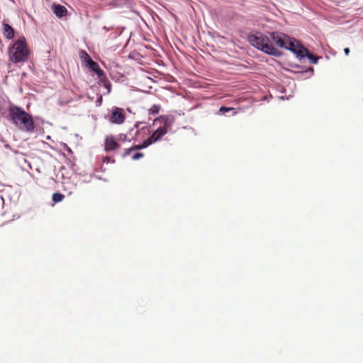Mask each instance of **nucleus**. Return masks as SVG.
Listing matches in <instances>:
<instances>
[{"label":"nucleus","mask_w":363,"mask_h":363,"mask_svg":"<svg viewBox=\"0 0 363 363\" xmlns=\"http://www.w3.org/2000/svg\"><path fill=\"white\" fill-rule=\"evenodd\" d=\"M10 121L20 130L33 133L35 130L34 121L31 115L25 111L22 108L11 105L8 108Z\"/></svg>","instance_id":"1"},{"label":"nucleus","mask_w":363,"mask_h":363,"mask_svg":"<svg viewBox=\"0 0 363 363\" xmlns=\"http://www.w3.org/2000/svg\"><path fill=\"white\" fill-rule=\"evenodd\" d=\"M248 41L253 47L264 52V53L273 56H279L280 52L274 47L271 38L262 33L250 35Z\"/></svg>","instance_id":"2"},{"label":"nucleus","mask_w":363,"mask_h":363,"mask_svg":"<svg viewBox=\"0 0 363 363\" xmlns=\"http://www.w3.org/2000/svg\"><path fill=\"white\" fill-rule=\"evenodd\" d=\"M29 52L26 40L21 37L9 49L8 54L10 61L17 64L27 61Z\"/></svg>","instance_id":"3"},{"label":"nucleus","mask_w":363,"mask_h":363,"mask_svg":"<svg viewBox=\"0 0 363 363\" xmlns=\"http://www.w3.org/2000/svg\"><path fill=\"white\" fill-rule=\"evenodd\" d=\"M174 121V117L171 115H164L156 118L153 121V124L156 125L159 123L160 126L148 138L152 142V143L160 140L162 136L167 133L168 130L172 128Z\"/></svg>","instance_id":"4"},{"label":"nucleus","mask_w":363,"mask_h":363,"mask_svg":"<svg viewBox=\"0 0 363 363\" xmlns=\"http://www.w3.org/2000/svg\"><path fill=\"white\" fill-rule=\"evenodd\" d=\"M296 42L294 39H291L288 37L284 48L291 51L298 58L301 60L303 59V54L306 52V48L302 45H299L298 43L296 44Z\"/></svg>","instance_id":"5"},{"label":"nucleus","mask_w":363,"mask_h":363,"mask_svg":"<svg viewBox=\"0 0 363 363\" xmlns=\"http://www.w3.org/2000/svg\"><path fill=\"white\" fill-rule=\"evenodd\" d=\"M125 114L123 109L118 107H113L109 121L112 123L121 124L124 122Z\"/></svg>","instance_id":"6"},{"label":"nucleus","mask_w":363,"mask_h":363,"mask_svg":"<svg viewBox=\"0 0 363 363\" xmlns=\"http://www.w3.org/2000/svg\"><path fill=\"white\" fill-rule=\"evenodd\" d=\"M288 35L278 32H272L270 33V38L272 43L276 45L284 48L286 47V43L288 40Z\"/></svg>","instance_id":"7"},{"label":"nucleus","mask_w":363,"mask_h":363,"mask_svg":"<svg viewBox=\"0 0 363 363\" xmlns=\"http://www.w3.org/2000/svg\"><path fill=\"white\" fill-rule=\"evenodd\" d=\"M84 53L89 67L98 75L99 79L104 77V72L99 67L98 63L94 62L86 52H84Z\"/></svg>","instance_id":"8"},{"label":"nucleus","mask_w":363,"mask_h":363,"mask_svg":"<svg viewBox=\"0 0 363 363\" xmlns=\"http://www.w3.org/2000/svg\"><path fill=\"white\" fill-rule=\"evenodd\" d=\"M151 144H152V142L149 138H147V140H144L141 145H134L130 148L126 149L123 156L125 157L128 156L130 152L145 148Z\"/></svg>","instance_id":"9"},{"label":"nucleus","mask_w":363,"mask_h":363,"mask_svg":"<svg viewBox=\"0 0 363 363\" xmlns=\"http://www.w3.org/2000/svg\"><path fill=\"white\" fill-rule=\"evenodd\" d=\"M120 147L119 144L115 140L113 136H109L105 140V150L106 152L112 151L118 149Z\"/></svg>","instance_id":"10"},{"label":"nucleus","mask_w":363,"mask_h":363,"mask_svg":"<svg viewBox=\"0 0 363 363\" xmlns=\"http://www.w3.org/2000/svg\"><path fill=\"white\" fill-rule=\"evenodd\" d=\"M52 9L53 13L58 18L64 17L67 13V9L64 6L60 5V4H54L52 6Z\"/></svg>","instance_id":"11"},{"label":"nucleus","mask_w":363,"mask_h":363,"mask_svg":"<svg viewBox=\"0 0 363 363\" xmlns=\"http://www.w3.org/2000/svg\"><path fill=\"white\" fill-rule=\"evenodd\" d=\"M3 34L6 38L11 40L14 37V30L8 23H4L3 24Z\"/></svg>","instance_id":"12"},{"label":"nucleus","mask_w":363,"mask_h":363,"mask_svg":"<svg viewBox=\"0 0 363 363\" xmlns=\"http://www.w3.org/2000/svg\"><path fill=\"white\" fill-rule=\"evenodd\" d=\"M102 85L107 89V94H109L111 91V84L107 79L106 75L100 79Z\"/></svg>","instance_id":"13"},{"label":"nucleus","mask_w":363,"mask_h":363,"mask_svg":"<svg viewBox=\"0 0 363 363\" xmlns=\"http://www.w3.org/2000/svg\"><path fill=\"white\" fill-rule=\"evenodd\" d=\"M306 57L309 60L311 61L313 64H317L319 57L313 55V54L310 53L308 50L306 49V52L303 54V58Z\"/></svg>","instance_id":"14"},{"label":"nucleus","mask_w":363,"mask_h":363,"mask_svg":"<svg viewBox=\"0 0 363 363\" xmlns=\"http://www.w3.org/2000/svg\"><path fill=\"white\" fill-rule=\"evenodd\" d=\"M64 198H65V196L62 194L59 193V192H55L52 194V200L54 202L57 203V202L62 201Z\"/></svg>","instance_id":"15"},{"label":"nucleus","mask_w":363,"mask_h":363,"mask_svg":"<svg viewBox=\"0 0 363 363\" xmlns=\"http://www.w3.org/2000/svg\"><path fill=\"white\" fill-rule=\"evenodd\" d=\"M160 108H161V106L160 105L154 104L150 108V109L148 111L149 114L156 115L159 113Z\"/></svg>","instance_id":"16"},{"label":"nucleus","mask_w":363,"mask_h":363,"mask_svg":"<svg viewBox=\"0 0 363 363\" xmlns=\"http://www.w3.org/2000/svg\"><path fill=\"white\" fill-rule=\"evenodd\" d=\"M233 111V114H235L236 113L235 111H234V108H230V107L221 106L219 109V112L221 114H225V113H227L228 111Z\"/></svg>","instance_id":"17"},{"label":"nucleus","mask_w":363,"mask_h":363,"mask_svg":"<svg viewBox=\"0 0 363 363\" xmlns=\"http://www.w3.org/2000/svg\"><path fill=\"white\" fill-rule=\"evenodd\" d=\"M143 154L141 153V152H136L135 154H134L133 156H132V159L133 160H139L140 158H142L143 157Z\"/></svg>","instance_id":"18"},{"label":"nucleus","mask_w":363,"mask_h":363,"mask_svg":"<svg viewBox=\"0 0 363 363\" xmlns=\"http://www.w3.org/2000/svg\"><path fill=\"white\" fill-rule=\"evenodd\" d=\"M350 51V48H345L344 49V52H345V55H349Z\"/></svg>","instance_id":"19"},{"label":"nucleus","mask_w":363,"mask_h":363,"mask_svg":"<svg viewBox=\"0 0 363 363\" xmlns=\"http://www.w3.org/2000/svg\"><path fill=\"white\" fill-rule=\"evenodd\" d=\"M307 72H310L311 74L313 73V67H309L307 70Z\"/></svg>","instance_id":"20"},{"label":"nucleus","mask_w":363,"mask_h":363,"mask_svg":"<svg viewBox=\"0 0 363 363\" xmlns=\"http://www.w3.org/2000/svg\"><path fill=\"white\" fill-rule=\"evenodd\" d=\"M123 1H124L126 4H131V2H132V0H123Z\"/></svg>","instance_id":"21"},{"label":"nucleus","mask_w":363,"mask_h":363,"mask_svg":"<svg viewBox=\"0 0 363 363\" xmlns=\"http://www.w3.org/2000/svg\"><path fill=\"white\" fill-rule=\"evenodd\" d=\"M4 203V199L2 196H0V204H3Z\"/></svg>","instance_id":"22"},{"label":"nucleus","mask_w":363,"mask_h":363,"mask_svg":"<svg viewBox=\"0 0 363 363\" xmlns=\"http://www.w3.org/2000/svg\"><path fill=\"white\" fill-rule=\"evenodd\" d=\"M121 138L122 140H125V138H126V135H120Z\"/></svg>","instance_id":"23"},{"label":"nucleus","mask_w":363,"mask_h":363,"mask_svg":"<svg viewBox=\"0 0 363 363\" xmlns=\"http://www.w3.org/2000/svg\"><path fill=\"white\" fill-rule=\"evenodd\" d=\"M121 138L122 140H125V138H126V135H120Z\"/></svg>","instance_id":"24"},{"label":"nucleus","mask_w":363,"mask_h":363,"mask_svg":"<svg viewBox=\"0 0 363 363\" xmlns=\"http://www.w3.org/2000/svg\"><path fill=\"white\" fill-rule=\"evenodd\" d=\"M141 123H142L141 122H138V123H135V126L136 128H138L139 125L141 124Z\"/></svg>","instance_id":"25"},{"label":"nucleus","mask_w":363,"mask_h":363,"mask_svg":"<svg viewBox=\"0 0 363 363\" xmlns=\"http://www.w3.org/2000/svg\"><path fill=\"white\" fill-rule=\"evenodd\" d=\"M103 29H104V30H109V28H107L106 26H104V27L103 28Z\"/></svg>","instance_id":"26"},{"label":"nucleus","mask_w":363,"mask_h":363,"mask_svg":"<svg viewBox=\"0 0 363 363\" xmlns=\"http://www.w3.org/2000/svg\"><path fill=\"white\" fill-rule=\"evenodd\" d=\"M106 160H107V161H109V158L106 157V158L104 160V162H105V161H106Z\"/></svg>","instance_id":"27"}]
</instances>
